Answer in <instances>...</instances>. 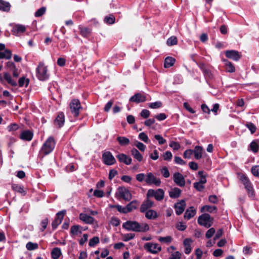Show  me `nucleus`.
Instances as JSON below:
<instances>
[{
  "instance_id": "a211bd4d",
  "label": "nucleus",
  "mask_w": 259,
  "mask_h": 259,
  "mask_svg": "<svg viewBox=\"0 0 259 259\" xmlns=\"http://www.w3.org/2000/svg\"><path fill=\"white\" fill-rule=\"evenodd\" d=\"M153 205V202L148 199L145 201L141 205L140 207V211L145 212L148 210V209L152 207Z\"/></svg>"
},
{
  "instance_id": "13d9d810",
  "label": "nucleus",
  "mask_w": 259,
  "mask_h": 259,
  "mask_svg": "<svg viewBox=\"0 0 259 259\" xmlns=\"http://www.w3.org/2000/svg\"><path fill=\"white\" fill-rule=\"evenodd\" d=\"M114 207L116 208L117 210L122 213H126L128 212L127 209H126V207H123L120 205H116L113 206Z\"/></svg>"
},
{
  "instance_id": "7c9ffc66",
  "label": "nucleus",
  "mask_w": 259,
  "mask_h": 259,
  "mask_svg": "<svg viewBox=\"0 0 259 259\" xmlns=\"http://www.w3.org/2000/svg\"><path fill=\"white\" fill-rule=\"evenodd\" d=\"M11 8L9 3L4 0H0V10L4 12H9Z\"/></svg>"
},
{
  "instance_id": "cd10ccee",
  "label": "nucleus",
  "mask_w": 259,
  "mask_h": 259,
  "mask_svg": "<svg viewBox=\"0 0 259 259\" xmlns=\"http://www.w3.org/2000/svg\"><path fill=\"white\" fill-rule=\"evenodd\" d=\"M51 254L52 259H58L62 255V252L60 248L55 247L52 249Z\"/></svg>"
},
{
  "instance_id": "5fc2aeb1",
  "label": "nucleus",
  "mask_w": 259,
  "mask_h": 259,
  "mask_svg": "<svg viewBox=\"0 0 259 259\" xmlns=\"http://www.w3.org/2000/svg\"><path fill=\"white\" fill-rule=\"evenodd\" d=\"M198 175L200 178V180L199 182L202 184H205L206 183V177L203 174V172L202 171H199L198 172Z\"/></svg>"
},
{
  "instance_id": "a18cd8bd",
  "label": "nucleus",
  "mask_w": 259,
  "mask_h": 259,
  "mask_svg": "<svg viewBox=\"0 0 259 259\" xmlns=\"http://www.w3.org/2000/svg\"><path fill=\"white\" fill-rule=\"evenodd\" d=\"M104 22L109 24H113L115 22V17L112 15L107 16L104 18Z\"/></svg>"
},
{
  "instance_id": "bb28decb",
  "label": "nucleus",
  "mask_w": 259,
  "mask_h": 259,
  "mask_svg": "<svg viewBox=\"0 0 259 259\" xmlns=\"http://www.w3.org/2000/svg\"><path fill=\"white\" fill-rule=\"evenodd\" d=\"M4 78L5 80H6L7 82L11 84L12 86H17V83L16 81L14 79H13L9 73L8 72H5L4 74Z\"/></svg>"
},
{
  "instance_id": "6ab92c4d",
  "label": "nucleus",
  "mask_w": 259,
  "mask_h": 259,
  "mask_svg": "<svg viewBox=\"0 0 259 259\" xmlns=\"http://www.w3.org/2000/svg\"><path fill=\"white\" fill-rule=\"evenodd\" d=\"M10 25L12 27V32H23L26 30L25 26L23 25L11 24Z\"/></svg>"
},
{
  "instance_id": "ea45409f",
  "label": "nucleus",
  "mask_w": 259,
  "mask_h": 259,
  "mask_svg": "<svg viewBox=\"0 0 259 259\" xmlns=\"http://www.w3.org/2000/svg\"><path fill=\"white\" fill-rule=\"evenodd\" d=\"M117 140L121 146H125L129 144L130 140L125 137H118Z\"/></svg>"
},
{
  "instance_id": "f03ea898",
  "label": "nucleus",
  "mask_w": 259,
  "mask_h": 259,
  "mask_svg": "<svg viewBox=\"0 0 259 259\" xmlns=\"http://www.w3.org/2000/svg\"><path fill=\"white\" fill-rule=\"evenodd\" d=\"M36 72V76L40 80L44 81L49 77L47 66L43 62L39 63Z\"/></svg>"
},
{
  "instance_id": "5701e85b",
  "label": "nucleus",
  "mask_w": 259,
  "mask_h": 259,
  "mask_svg": "<svg viewBox=\"0 0 259 259\" xmlns=\"http://www.w3.org/2000/svg\"><path fill=\"white\" fill-rule=\"evenodd\" d=\"M191 242L192 240L189 238H186L184 240L183 244L185 247V253L187 254H189L191 251Z\"/></svg>"
},
{
  "instance_id": "774afa93",
  "label": "nucleus",
  "mask_w": 259,
  "mask_h": 259,
  "mask_svg": "<svg viewBox=\"0 0 259 259\" xmlns=\"http://www.w3.org/2000/svg\"><path fill=\"white\" fill-rule=\"evenodd\" d=\"M193 153V150L191 149L186 150L183 154L185 158H190L192 154Z\"/></svg>"
},
{
  "instance_id": "ddd939ff",
  "label": "nucleus",
  "mask_w": 259,
  "mask_h": 259,
  "mask_svg": "<svg viewBox=\"0 0 259 259\" xmlns=\"http://www.w3.org/2000/svg\"><path fill=\"white\" fill-rule=\"evenodd\" d=\"M186 206L185 201L184 200H181L180 202L175 204V208L176 213L177 215H180L184 211Z\"/></svg>"
},
{
  "instance_id": "8fccbe9b",
  "label": "nucleus",
  "mask_w": 259,
  "mask_h": 259,
  "mask_svg": "<svg viewBox=\"0 0 259 259\" xmlns=\"http://www.w3.org/2000/svg\"><path fill=\"white\" fill-rule=\"evenodd\" d=\"M99 243V238L98 237H94L90 240L89 245L93 247Z\"/></svg>"
},
{
  "instance_id": "2eb2a0df",
  "label": "nucleus",
  "mask_w": 259,
  "mask_h": 259,
  "mask_svg": "<svg viewBox=\"0 0 259 259\" xmlns=\"http://www.w3.org/2000/svg\"><path fill=\"white\" fill-rule=\"evenodd\" d=\"M64 115L62 112H60L58 113L57 117L56 118L54 121V124L56 126H57L58 127H61L64 125Z\"/></svg>"
},
{
  "instance_id": "aec40b11",
  "label": "nucleus",
  "mask_w": 259,
  "mask_h": 259,
  "mask_svg": "<svg viewBox=\"0 0 259 259\" xmlns=\"http://www.w3.org/2000/svg\"><path fill=\"white\" fill-rule=\"evenodd\" d=\"M82 231V227L76 225L72 226L70 228V234L72 236H77L80 234Z\"/></svg>"
},
{
  "instance_id": "c03bdc74",
  "label": "nucleus",
  "mask_w": 259,
  "mask_h": 259,
  "mask_svg": "<svg viewBox=\"0 0 259 259\" xmlns=\"http://www.w3.org/2000/svg\"><path fill=\"white\" fill-rule=\"evenodd\" d=\"M245 126L248 128L250 133L252 134L255 133L256 130V126L252 122H248L245 124Z\"/></svg>"
},
{
  "instance_id": "603ef678",
  "label": "nucleus",
  "mask_w": 259,
  "mask_h": 259,
  "mask_svg": "<svg viewBox=\"0 0 259 259\" xmlns=\"http://www.w3.org/2000/svg\"><path fill=\"white\" fill-rule=\"evenodd\" d=\"M154 138L156 140L158 144L159 145H162L165 144L166 142L165 139H164L161 135H154Z\"/></svg>"
},
{
  "instance_id": "de8ad7c7",
  "label": "nucleus",
  "mask_w": 259,
  "mask_h": 259,
  "mask_svg": "<svg viewBox=\"0 0 259 259\" xmlns=\"http://www.w3.org/2000/svg\"><path fill=\"white\" fill-rule=\"evenodd\" d=\"M177 38L175 36H172L167 40V44L168 46H173L177 44Z\"/></svg>"
},
{
  "instance_id": "393cba45",
  "label": "nucleus",
  "mask_w": 259,
  "mask_h": 259,
  "mask_svg": "<svg viewBox=\"0 0 259 259\" xmlns=\"http://www.w3.org/2000/svg\"><path fill=\"white\" fill-rule=\"evenodd\" d=\"M181 193V191L179 188H171L169 191V195L171 198H178Z\"/></svg>"
},
{
  "instance_id": "20e7f679",
  "label": "nucleus",
  "mask_w": 259,
  "mask_h": 259,
  "mask_svg": "<svg viewBox=\"0 0 259 259\" xmlns=\"http://www.w3.org/2000/svg\"><path fill=\"white\" fill-rule=\"evenodd\" d=\"M213 219L208 213H203L198 219V223L207 228H209L212 224Z\"/></svg>"
},
{
  "instance_id": "c9c22d12",
  "label": "nucleus",
  "mask_w": 259,
  "mask_h": 259,
  "mask_svg": "<svg viewBox=\"0 0 259 259\" xmlns=\"http://www.w3.org/2000/svg\"><path fill=\"white\" fill-rule=\"evenodd\" d=\"M217 209V207L214 206H210V205H204L201 208V212H203L204 211H207L208 212L211 213L214 211H216Z\"/></svg>"
},
{
  "instance_id": "bf43d9fd",
  "label": "nucleus",
  "mask_w": 259,
  "mask_h": 259,
  "mask_svg": "<svg viewBox=\"0 0 259 259\" xmlns=\"http://www.w3.org/2000/svg\"><path fill=\"white\" fill-rule=\"evenodd\" d=\"M251 172L255 177H259V165L253 166L251 168Z\"/></svg>"
},
{
  "instance_id": "4468645a",
  "label": "nucleus",
  "mask_w": 259,
  "mask_h": 259,
  "mask_svg": "<svg viewBox=\"0 0 259 259\" xmlns=\"http://www.w3.org/2000/svg\"><path fill=\"white\" fill-rule=\"evenodd\" d=\"M79 219L87 224H92L94 223V219L85 213H80L79 215Z\"/></svg>"
},
{
  "instance_id": "49530a36",
  "label": "nucleus",
  "mask_w": 259,
  "mask_h": 259,
  "mask_svg": "<svg viewBox=\"0 0 259 259\" xmlns=\"http://www.w3.org/2000/svg\"><path fill=\"white\" fill-rule=\"evenodd\" d=\"M138 138L140 140L143 141L146 143H148L149 139L147 135L144 132L139 134Z\"/></svg>"
},
{
  "instance_id": "a19ab883",
  "label": "nucleus",
  "mask_w": 259,
  "mask_h": 259,
  "mask_svg": "<svg viewBox=\"0 0 259 259\" xmlns=\"http://www.w3.org/2000/svg\"><path fill=\"white\" fill-rule=\"evenodd\" d=\"M26 248L28 250H34L38 248V244L37 243L28 242L26 244Z\"/></svg>"
},
{
  "instance_id": "338daca9",
  "label": "nucleus",
  "mask_w": 259,
  "mask_h": 259,
  "mask_svg": "<svg viewBox=\"0 0 259 259\" xmlns=\"http://www.w3.org/2000/svg\"><path fill=\"white\" fill-rule=\"evenodd\" d=\"M146 175L144 173L137 174L136 176V180L139 182L145 181Z\"/></svg>"
},
{
  "instance_id": "f257e3e1",
  "label": "nucleus",
  "mask_w": 259,
  "mask_h": 259,
  "mask_svg": "<svg viewBox=\"0 0 259 259\" xmlns=\"http://www.w3.org/2000/svg\"><path fill=\"white\" fill-rule=\"evenodd\" d=\"M122 227L127 231L136 232H145L149 230V226L146 223H139L134 221H127L122 224Z\"/></svg>"
},
{
  "instance_id": "72a5a7b5",
  "label": "nucleus",
  "mask_w": 259,
  "mask_h": 259,
  "mask_svg": "<svg viewBox=\"0 0 259 259\" xmlns=\"http://www.w3.org/2000/svg\"><path fill=\"white\" fill-rule=\"evenodd\" d=\"M12 188L14 191L20 193L23 195L26 194V192L24 191L23 187L21 185L14 184L12 185Z\"/></svg>"
},
{
  "instance_id": "9b49d317",
  "label": "nucleus",
  "mask_w": 259,
  "mask_h": 259,
  "mask_svg": "<svg viewBox=\"0 0 259 259\" xmlns=\"http://www.w3.org/2000/svg\"><path fill=\"white\" fill-rule=\"evenodd\" d=\"M65 213L66 210H64L58 212L56 214V217L52 224L53 229H56L57 226L61 224Z\"/></svg>"
},
{
  "instance_id": "052dcab7",
  "label": "nucleus",
  "mask_w": 259,
  "mask_h": 259,
  "mask_svg": "<svg viewBox=\"0 0 259 259\" xmlns=\"http://www.w3.org/2000/svg\"><path fill=\"white\" fill-rule=\"evenodd\" d=\"M46 9L45 7H41L37 10L35 13V17H40L45 14L46 12Z\"/></svg>"
},
{
  "instance_id": "864d4df0",
  "label": "nucleus",
  "mask_w": 259,
  "mask_h": 259,
  "mask_svg": "<svg viewBox=\"0 0 259 259\" xmlns=\"http://www.w3.org/2000/svg\"><path fill=\"white\" fill-rule=\"evenodd\" d=\"M162 106V103L160 101H157L153 103H150L149 104V107L152 109H156L161 107Z\"/></svg>"
},
{
  "instance_id": "423d86ee",
  "label": "nucleus",
  "mask_w": 259,
  "mask_h": 259,
  "mask_svg": "<svg viewBox=\"0 0 259 259\" xmlns=\"http://www.w3.org/2000/svg\"><path fill=\"white\" fill-rule=\"evenodd\" d=\"M144 247L148 252L152 254H156L161 250V247L159 244L152 242L145 243Z\"/></svg>"
},
{
  "instance_id": "39448f33",
  "label": "nucleus",
  "mask_w": 259,
  "mask_h": 259,
  "mask_svg": "<svg viewBox=\"0 0 259 259\" xmlns=\"http://www.w3.org/2000/svg\"><path fill=\"white\" fill-rule=\"evenodd\" d=\"M70 110L74 117H77L81 108L79 101L78 99H73L69 104Z\"/></svg>"
},
{
  "instance_id": "0eeeda50",
  "label": "nucleus",
  "mask_w": 259,
  "mask_h": 259,
  "mask_svg": "<svg viewBox=\"0 0 259 259\" xmlns=\"http://www.w3.org/2000/svg\"><path fill=\"white\" fill-rule=\"evenodd\" d=\"M116 195L125 201H130L132 198L130 191L124 187L118 188Z\"/></svg>"
},
{
  "instance_id": "2f4dec72",
  "label": "nucleus",
  "mask_w": 259,
  "mask_h": 259,
  "mask_svg": "<svg viewBox=\"0 0 259 259\" xmlns=\"http://www.w3.org/2000/svg\"><path fill=\"white\" fill-rule=\"evenodd\" d=\"M131 154L133 156L137 159L138 161L140 162L143 160V155L139 152V151L136 148H133L131 150Z\"/></svg>"
},
{
  "instance_id": "f8f14e48",
  "label": "nucleus",
  "mask_w": 259,
  "mask_h": 259,
  "mask_svg": "<svg viewBox=\"0 0 259 259\" xmlns=\"http://www.w3.org/2000/svg\"><path fill=\"white\" fill-rule=\"evenodd\" d=\"M174 181L175 183L180 187H183L185 185V181L183 175L179 172H176L174 175Z\"/></svg>"
},
{
  "instance_id": "c756f323",
  "label": "nucleus",
  "mask_w": 259,
  "mask_h": 259,
  "mask_svg": "<svg viewBox=\"0 0 259 259\" xmlns=\"http://www.w3.org/2000/svg\"><path fill=\"white\" fill-rule=\"evenodd\" d=\"M222 61L225 65L226 70L229 72H234L235 70V67L232 63L226 59H223Z\"/></svg>"
},
{
  "instance_id": "a878e982",
  "label": "nucleus",
  "mask_w": 259,
  "mask_h": 259,
  "mask_svg": "<svg viewBox=\"0 0 259 259\" xmlns=\"http://www.w3.org/2000/svg\"><path fill=\"white\" fill-rule=\"evenodd\" d=\"M145 212V217L149 220H154L158 217V214L156 211L152 209H149Z\"/></svg>"
},
{
  "instance_id": "412c9836",
  "label": "nucleus",
  "mask_w": 259,
  "mask_h": 259,
  "mask_svg": "<svg viewBox=\"0 0 259 259\" xmlns=\"http://www.w3.org/2000/svg\"><path fill=\"white\" fill-rule=\"evenodd\" d=\"M196 213V209L194 207L191 206L188 208L184 214V218L187 220H189L193 217Z\"/></svg>"
},
{
  "instance_id": "4be33fe9",
  "label": "nucleus",
  "mask_w": 259,
  "mask_h": 259,
  "mask_svg": "<svg viewBox=\"0 0 259 259\" xmlns=\"http://www.w3.org/2000/svg\"><path fill=\"white\" fill-rule=\"evenodd\" d=\"M33 133L30 131H24L21 134L20 138L23 140L30 141L32 139Z\"/></svg>"
},
{
  "instance_id": "79ce46f5",
  "label": "nucleus",
  "mask_w": 259,
  "mask_h": 259,
  "mask_svg": "<svg viewBox=\"0 0 259 259\" xmlns=\"http://www.w3.org/2000/svg\"><path fill=\"white\" fill-rule=\"evenodd\" d=\"M29 80L28 79L24 77H22L19 78L18 80V84L20 87H27L28 85Z\"/></svg>"
},
{
  "instance_id": "9d476101",
  "label": "nucleus",
  "mask_w": 259,
  "mask_h": 259,
  "mask_svg": "<svg viewBox=\"0 0 259 259\" xmlns=\"http://www.w3.org/2000/svg\"><path fill=\"white\" fill-rule=\"evenodd\" d=\"M226 56L235 61H238L241 58V54L235 50H228L225 52Z\"/></svg>"
},
{
  "instance_id": "0e129e2a",
  "label": "nucleus",
  "mask_w": 259,
  "mask_h": 259,
  "mask_svg": "<svg viewBox=\"0 0 259 259\" xmlns=\"http://www.w3.org/2000/svg\"><path fill=\"white\" fill-rule=\"evenodd\" d=\"M214 233L215 229L213 228H211L207 230L205 234V237L207 238H210L214 235Z\"/></svg>"
},
{
  "instance_id": "3c124183",
  "label": "nucleus",
  "mask_w": 259,
  "mask_h": 259,
  "mask_svg": "<svg viewBox=\"0 0 259 259\" xmlns=\"http://www.w3.org/2000/svg\"><path fill=\"white\" fill-rule=\"evenodd\" d=\"M163 159L164 160L169 161L171 159L172 155L171 152L167 151L162 154Z\"/></svg>"
},
{
  "instance_id": "09e8293b",
  "label": "nucleus",
  "mask_w": 259,
  "mask_h": 259,
  "mask_svg": "<svg viewBox=\"0 0 259 259\" xmlns=\"http://www.w3.org/2000/svg\"><path fill=\"white\" fill-rule=\"evenodd\" d=\"M158 240L160 242L168 243L171 242L172 238L169 236H167L165 237H160L158 238Z\"/></svg>"
},
{
  "instance_id": "680f3d73",
  "label": "nucleus",
  "mask_w": 259,
  "mask_h": 259,
  "mask_svg": "<svg viewBox=\"0 0 259 259\" xmlns=\"http://www.w3.org/2000/svg\"><path fill=\"white\" fill-rule=\"evenodd\" d=\"M182 254L179 251H176L172 253L168 259H180Z\"/></svg>"
},
{
  "instance_id": "e2e57ef3",
  "label": "nucleus",
  "mask_w": 259,
  "mask_h": 259,
  "mask_svg": "<svg viewBox=\"0 0 259 259\" xmlns=\"http://www.w3.org/2000/svg\"><path fill=\"white\" fill-rule=\"evenodd\" d=\"M136 146L141 151L144 152L146 149V146L140 142H136Z\"/></svg>"
},
{
  "instance_id": "7ed1b4c3",
  "label": "nucleus",
  "mask_w": 259,
  "mask_h": 259,
  "mask_svg": "<svg viewBox=\"0 0 259 259\" xmlns=\"http://www.w3.org/2000/svg\"><path fill=\"white\" fill-rule=\"evenodd\" d=\"M55 142L53 138L49 137L44 143L40 149V152L47 155L50 153L54 149Z\"/></svg>"
},
{
  "instance_id": "58836bf2",
  "label": "nucleus",
  "mask_w": 259,
  "mask_h": 259,
  "mask_svg": "<svg viewBox=\"0 0 259 259\" xmlns=\"http://www.w3.org/2000/svg\"><path fill=\"white\" fill-rule=\"evenodd\" d=\"M12 57V52L9 50H5L0 53V59H10Z\"/></svg>"
},
{
  "instance_id": "37998d69",
  "label": "nucleus",
  "mask_w": 259,
  "mask_h": 259,
  "mask_svg": "<svg viewBox=\"0 0 259 259\" xmlns=\"http://www.w3.org/2000/svg\"><path fill=\"white\" fill-rule=\"evenodd\" d=\"M245 188L247 191L249 197L253 198L255 196V193L252 184H251L249 185H247Z\"/></svg>"
},
{
  "instance_id": "4c0bfd02",
  "label": "nucleus",
  "mask_w": 259,
  "mask_h": 259,
  "mask_svg": "<svg viewBox=\"0 0 259 259\" xmlns=\"http://www.w3.org/2000/svg\"><path fill=\"white\" fill-rule=\"evenodd\" d=\"M164 194V193L162 189H158L155 191L154 197L158 201L161 200L163 199Z\"/></svg>"
},
{
  "instance_id": "4d7b16f0",
  "label": "nucleus",
  "mask_w": 259,
  "mask_h": 259,
  "mask_svg": "<svg viewBox=\"0 0 259 259\" xmlns=\"http://www.w3.org/2000/svg\"><path fill=\"white\" fill-rule=\"evenodd\" d=\"M169 147L172 148L174 150H178L181 147L180 144L178 142L171 141L170 142Z\"/></svg>"
},
{
  "instance_id": "6e6552de",
  "label": "nucleus",
  "mask_w": 259,
  "mask_h": 259,
  "mask_svg": "<svg viewBox=\"0 0 259 259\" xmlns=\"http://www.w3.org/2000/svg\"><path fill=\"white\" fill-rule=\"evenodd\" d=\"M102 160L103 163L107 165H111L116 162V159L109 151L103 152L102 154Z\"/></svg>"
},
{
  "instance_id": "e433bc0d",
  "label": "nucleus",
  "mask_w": 259,
  "mask_h": 259,
  "mask_svg": "<svg viewBox=\"0 0 259 259\" xmlns=\"http://www.w3.org/2000/svg\"><path fill=\"white\" fill-rule=\"evenodd\" d=\"M138 205V202L136 200H134L128 203L126 206V209H127L128 212L132 211L134 209L137 208Z\"/></svg>"
},
{
  "instance_id": "b1692460",
  "label": "nucleus",
  "mask_w": 259,
  "mask_h": 259,
  "mask_svg": "<svg viewBox=\"0 0 259 259\" xmlns=\"http://www.w3.org/2000/svg\"><path fill=\"white\" fill-rule=\"evenodd\" d=\"M203 148L200 146H196L195 149L193 150V153L194 154L195 158L196 159H200L202 156Z\"/></svg>"
},
{
  "instance_id": "f704fd0d",
  "label": "nucleus",
  "mask_w": 259,
  "mask_h": 259,
  "mask_svg": "<svg viewBox=\"0 0 259 259\" xmlns=\"http://www.w3.org/2000/svg\"><path fill=\"white\" fill-rule=\"evenodd\" d=\"M250 148L252 151L256 153L258 150L259 148V140H254L250 144Z\"/></svg>"
},
{
  "instance_id": "dca6fc26",
  "label": "nucleus",
  "mask_w": 259,
  "mask_h": 259,
  "mask_svg": "<svg viewBox=\"0 0 259 259\" xmlns=\"http://www.w3.org/2000/svg\"><path fill=\"white\" fill-rule=\"evenodd\" d=\"M116 157L120 162H123L126 165H129L132 162V158L124 154H119L116 156Z\"/></svg>"
},
{
  "instance_id": "69168bd1",
  "label": "nucleus",
  "mask_w": 259,
  "mask_h": 259,
  "mask_svg": "<svg viewBox=\"0 0 259 259\" xmlns=\"http://www.w3.org/2000/svg\"><path fill=\"white\" fill-rule=\"evenodd\" d=\"M135 235L134 233L126 234L123 236V240L124 241H128L133 239L135 237Z\"/></svg>"
},
{
  "instance_id": "6e6d98bb",
  "label": "nucleus",
  "mask_w": 259,
  "mask_h": 259,
  "mask_svg": "<svg viewBox=\"0 0 259 259\" xmlns=\"http://www.w3.org/2000/svg\"><path fill=\"white\" fill-rule=\"evenodd\" d=\"M193 186L199 191H201L204 188V184L199 182L194 183Z\"/></svg>"
},
{
  "instance_id": "473e14b6",
  "label": "nucleus",
  "mask_w": 259,
  "mask_h": 259,
  "mask_svg": "<svg viewBox=\"0 0 259 259\" xmlns=\"http://www.w3.org/2000/svg\"><path fill=\"white\" fill-rule=\"evenodd\" d=\"M175 61V59L171 57H166L164 60V67L165 68H169L172 66L174 64Z\"/></svg>"
},
{
  "instance_id": "1a4fd4ad",
  "label": "nucleus",
  "mask_w": 259,
  "mask_h": 259,
  "mask_svg": "<svg viewBox=\"0 0 259 259\" xmlns=\"http://www.w3.org/2000/svg\"><path fill=\"white\" fill-rule=\"evenodd\" d=\"M145 182L148 185L154 184L156 186H159L161 183L160 180L156 178L151 172H149L147 174Z\"/></svg>"
},
{
  "instance_id": "c85d7f7f",
  "label": "nucleus",
  "mask_w": 259,
  "mask_h": 259,
  "mask_svg": "<svg viewBox=\"0 0 259 259\" xmlns=\"http://www.w3.org/2000/svg\"><path fill=\"white\" fill-rule=\"evenodd\" d=\"M238 178L241 183L244 185L245 187H246L247 185H249L251 184L248 177L243 174H239Z\"/></svg>"
},
{
  "instance_id": "f3484780",
  "label": "nucleus",
  "mask_w": 259,
  "mask_h": 259,
  "mask_svg": "<svg viewBox=\"0 0 259 259\" xmlns=\"http://www.w3.org/2000/svg\"><path fill=\"white\" fill-rule=\"evenodd\" d=\"M145 100L146 97L140 93L135 94L134 96H132L130 99V101L131 102L136 103L144 102L145 101Z\"/></svg>"
}]
</instances>
